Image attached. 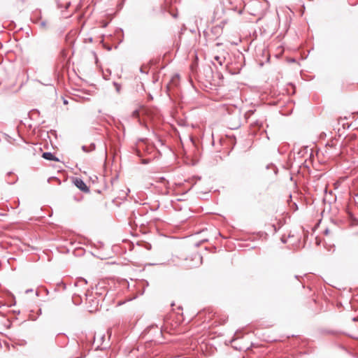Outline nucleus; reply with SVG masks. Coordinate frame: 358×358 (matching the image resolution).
<instances>
[{"mask_svg": "<svg viewBox=\"0 0 358 358\" xmlns=\"http://www.w3.org/2000/svg\"><path fill=\"white\" fill-rule=\"evenodd\" d=\"M71 5V1H68L66 3L65 8L67 9Z\"/></svg>", "mask_w": 358, "mask_h": 358, "instance_id": "f8f14e48", "label": "nucleus"}, {"mask_svg": "<svg viewBox=\"0 0 358 358\" xmlns=\"http://www.w3.org/2000/svg\"><path fill=\"white\" fill-rule=\"evenodd\" d=\"M281 241H282V243H286V240H285L283 237H282V238H281Z\"/></svg>", "mask_w": 358, "mask_h": 358, "instance_id": "2eb2a0df", "label": "nucleus"}, {"mask_svg": "<svg viewBox=\"0 0 358 358\" xmlns=\"http://www.w3.org/2000/svg\"><path fill=\"white\" fill-rule=\"evenodd\" d=\"M137 114H138V111H137V110H135V111L134 112V115H137Z\"/></svg>", "mask_w": 358, "mask_h": 358, "instance_id": "f3484780", "label": "nucleus"}, {"mask_svg": "<svg viewBox=\"0 0 358 358\" xmlns=\"http://www.w3.org/2000/svg\"><path fill=\"white\" fill-rule=\"evenodd\" d=\"M159 180L160 182H164V184L168 183V181L164 177L160 178Z\"/></svg>", "mask_w": 358, "mask_h": 358, "instance_id": "9d476101", "label": "nucleus"}, {"mask_svg": "<svg viewBox=\"0 0 358 358\" xmlns=\"http://www.w3.org/2000/svg\"><path fill=\"white\" fill-rule=\"evenodd\" d=\"M67 103H68V102H67V101H66V100H64V104H66Z\"/></svg>", "mask_w": 358, "mask_h": 358, "instance_id": "6ab92c4d", "label": "nucleus"}, {"mask_svg": "<svg viewBox=\"0 0 358 358\" xmlns=\"http://www.w3.org/2000/svg\"><path fill=\"white\" fill-rule=\"evenodd\" d=\"M85 297L86 298V300H88V298H87V294L86 293H85Z\"/></svg>", "mask_w": 358, "mask_h": 358, "instance_id": "a211bd4d", "label": "nucleus"}, {"mask_svg": "<svg viewBox=\"0 0 358 358\" xmlns=\"http://www.w3.org/2000/svg\"><path fill=\"white\" fill-rule=\"evenodd\" d=\"M33 290L31 289H28L25 291V293L27 294V293H29V292H31Z\"/></svg>", "mask_w": 358, "mask_h": 358, "instance_id": "4468645a", "label": "nucleus"}, {"mask_svg": "<svg viewBox=\"0 0 358 358\" xmlns=\"http://www.w3.org/2000/svg\"><path fill=\"white\" fill-rule=\"evenodd\" d=\"M294 278H299V276H298V275H295V276H294Z\"/></svg>", "mask_w": 358, "mask_h": 358, "instance_id": "412c9836", "label": "nucleus"}, {"mask_svg": "<svg viewBox=\"0 0 358 358\" xmlns=\"http://www.w3.org/2000/svg\"><path fill=\"white\" fill-rule=\"evenodd\" d=\"M87 282L85 279L80 278V279L77 280V281L75 282V286L78 285H87Z\"/></svg>", "mask_w": 358, "mask_h": 358, "instance_id": "39448f33", "label": "nucleus"}, {"mask_svg": "<svg viewBox=\"0 0 358 358\" xmlns=\"http://www.w3.org/2000/svg\"><path fill=\"white\" fill-rule=\"evenodd\" d=\"M92 302H94L95 303V307H94V309H97L98 308V305H99V301H95L94 300H92Z\"/></svg>", "mask_w": 358, "mask_h": 358, "instance_id": "9b49d317", "label": "nucleus"}, {"mask_svg": "<svg viewBox=\"0 0 358 358\" xmlns=\"http://www.w3.org/2000/svg\"><path fill=\"white\" fill-rule=\"evenodd\" d=\"M42 157L47 160L59 162V159L50 152H43L42 154Z\"/></svg>", "mask_w": 358, "mask_h": 358, "instance_id": "f03ea898", "label": "nucleus"}, {"mask_svg": "<svg viewBox=\"0 0 358 358\" xmlns=\"http://www.w3.org/2000/svg\"><path fill=\"white\" fill-rule=\"evenodd\" d=\"M56 1H57V6L59 8H62V3H59V0H56Z\"/></svg>", "mask_w": 358, "mask_h": 358, "instance_id": "ddd939ff", "label": "nucleus"}, {"mask_svg": "<svg viewBox=\"0 0 358 358\" xmlns=\"http://www.w3.org/2000/svg\"><path fill=\"white\" fill-rule=\"evenodd\" d=\"M96 148V145L94 143H92L90 146H87V145H83L82 146V150L85 152H90L91 151H93Z\"/></svg>", "mask_w": 358, "mask_h": 358, "instance_id": "20e7f679", "label": "nucleus"}, {"mask_svg": "<svg viewBox=\"0 0 358 358\" xmlns=\"http://www.w3.org/2000/svg\"><path fill=\"white\" fill-rule=\"evenodd\" d=\"M75 185L81 191L84 192H89L90 189L85 183V182L80 178H76L74 180Z\"/></svg>", "mask_w": 358, "mask_h": 358, "instance_id": "f257e3e1", "label": "nucleus"}, {"mask_svg": "<svg viewBox=\"0 0 358 358\" xmlns=\"http://www.w3.org/2000/svg\"><path fill=\"white\" fill-rule=\"evenodd\" d=\"M77 358H80V357H77Z\"/></svg>", "mask_w": 358, "mask_h": 358, "instance_id": "4be33fe9", "label": "nucleus"}, {"mask_svg": "<svg viewBox=\"0 0 358 358\" xmlns=\"http://www.w3.org/2000/svg\"><path fill=\"white\" fill-rule=\"evenodd\" d=\"M346 119H347L346 117H345L343 118V117H340L338 120V124H341L344 129H349L350 127V124L345 123L344 122Z\"/></svg>", "mask_w": 358, "mask_h": 358, "instance_id": "7ed1b4c3", "label": "nucleus"}, {"mask_svg": "<svg viewBox=\"0 0 358 358\" xmlns=\"http://www.w3.org/2000/svg\"><path fill=\"white\" fill-rule=\"evenodd\" d=\"M15 181H16V180H13V181L9 182V183H10V184H13V183H15Z\"/></svg>", "mask_w": 358, "mask_h": 358, "instance_id": "dca6fc26", "label": "nucleus"}, {"mask_svg": "<svg viewBox=\"0 0 358 358\" xmlns=\"http://www.w3.org/2000/svg\"><path fill=\"white\" fill-rule=\"evenodd\" d=\"M215 59L222 65V59L219 56H215Z\"/></svg>", "mask_w": 358, "mask_h": 358, "instance_id": "1a4fd4ad", "label": "nucleus"}, {"mask_svg": "<svg viewBox=\"0 0 358 358\" xmlns=\"http://www.w3.org/2000/svg\"><path fill=\"white\" fill-rule=\"evenodd\" d=\"M193 259L197 261V264H201L202 257L199 254H198V253L194 254Z\"/></svg>", "mask_w": 358, "mask_h": 358, "instance_id": "423d86ee", "label": "nucleus"}, {"mask_svg": "<svg viewBox=\"0 0 358 358\" xmlns=\"http://www.w3.org/2000/svg\"><path fill=\"white\" fill-rule=\"evenodd\" d=\"M266 169H273L274 175H277V173H278V168L273 164H268L266 166Z\"/></svg>", "mask_w": 358, "mask_h": 358, "instance_id": "0eeeda50", "label": "nucleus"}, {"mask_svg": "<svg viewBox=\"0 0 358 358\" xmlns=\"http://www.w3.org/2000/svg\"><path fill=\"white\" fill-rule=\"evenodd\" d=\"M113 85L115 87L116 92L117 93H120V90H121V85L119 83H116V82H113Z\"/></svg>", "mask_w": 358, "mask_h": 358, "instance_id": "6e6552de", "label": "nucleus"}, {"mask_svg": "<svg viewBox=\"0 0 358 358\" xmlns=\"http://www.w3.org/2000/svg\"><path fill=\"white\" fill-rule=\"evenodd\" d=\"M94 310H95V309L94 308V309H90V311L92 312V311H94Z\"/></svg>", "mask_w": 358, "mask_h": 358, "instance_id": "aec40b11", "label": "nucleus"}]
</instances>
